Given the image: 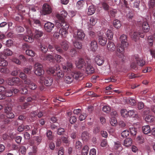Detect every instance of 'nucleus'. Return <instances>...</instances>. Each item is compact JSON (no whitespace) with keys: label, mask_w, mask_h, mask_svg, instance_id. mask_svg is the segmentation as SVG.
Returning a JSON list of instances; mask_svg holds the SVG:
<instances>
[{"label":"nucleus","mask_w":155,"mask_h":155,"mask_svg":"<svg viewBox=\"0 0 155 155\" xmlns=\"http://www.w3.org/2000/svg\"><path fill=\"white\" fill-rule=\"evenodd\" d=\"M126 47L123 46L121 44L117 45L116 55L121 59V60H120V59H117L112 62L111 65L114 67L116 68L120 67L124 61L125 57L124 54V48Z\"/></svg>","instance_id":"f257e3e1"},{"label":"nucleus","mask_w":155,"mask_h":155,"mask_svg":"<svg viewBox=\"0 0 155 155\" xmlns=\"http://www.w3.org/2000/svg\"><path fill=\"white\" fill-rule=\"evenodd\" d=\"M73 65L71 63H68L66 66L63 67L65 77H64V81L67 83L70 84L73 81V78L72 74H70L73 68Z\"/></svg>","instance_id":"f03ea898"},{"label":"nucleus","mask_w":155,"mask_h":155,"mask_svg":"<svg viewBox=\"0 0 155 155\" xmlns=\"http://www.w3.org/2000/svg\"><path fill=\"white\" fill-rule=\"evenodd\" d=\"M145 64V62L143 60L142 58H139L137 55H134L133 58V61L131 63L130 66L131 68H134L137 64L139 66H143Z\"/></svg>","instance_id":"7ed1b4c3"},{"label":"nucleus","mask_w":155,"mask_h":155,"mask_svg":"<svg viewBox=\"0 0 155 155\" xmlns=\"http://www.w3.org/2000/svg\"><path fill=\"white\" fill-rule=\"evenodd\" d=\"M34 71L35 74L37 75L40 76L44 74L42 65L39 63L35 64L34 67Z\"/></svg>","instance_id":"20e7f679"},{"label":"nucleus","mask_w":155,"mask_h":155,"mask_svg":"<svg viewBox=\"0 0 155 155\" xmlns=\"http://www.w3.org/2000/svg\"><path fill=\"white\" fill-rule=\"evenodd\" d=\"M25 27L26 29L27 35L24 36L23 39L26 41L32 43L33 42L34 39L32 37L33 34L31 31L30 29V28L26 26H25Z\"/></svg>","instance_id":"39448f33"},{"label":"nucleus","mask_w":155,"mask_h":155,"mask_svg":"<svg viewBox=\"0 0 155 155\" xmlns=\"http://www.w3.org/2000/svg\"><path fill=\"white\" fill-rule=\"evenodd\" d=\"M86 65L85 67L86 73L88 74H91L94 72V69L92 66L91 60L87 59L86 60Z\"/></svg>","instance_id":"423d86ee"},{"label":"nucleus","mask_w":155,"mask_h":155,"mask_svg":"<svg viewBox=\"0 0 155 155\" xmlns=\"http://www.w3.org/2000/svg\"><path fill=\"white\" fill-rule=\"evenodd\" d=\"M85 36V34L84 31L81 29L77 30L73 34V37L76 40H82Z\"/></svg>","instance_id":"0eeeda50"},{"label":"nucleus","mask_w":155,"mask_h":155,"mask_svg":"<svg viewBox=\"0 0 155 155\" xmlns=\"http://www.w3.org/2000/svg\"><path fill=\"white\" fill-rule=\"evenodd\" d=\"M52 12L51 7L47 4H44L41 11V14L43 15H45L50 14Z\"/></svg>","instance_id":"6e6552de"},{"label":"nucleus","mask_w":155,"mask_h":155,"mask_svg":"<svg viewBox=\"0 0 155 155\" xmlns=\"http://www.w3.org/2000/svg\"><path fill=\"white\" fill-rule=\"evenodd\" d=\"M130 36L132 39L135 41L139 39V37L143 38L144 36V34L143 32H134L133 34L131 33L130 34Z\"/></svg>","instance_id":"1a4fd4ad"},{"label":"nucleus","mask_w":155,"mask_h":155,"mask_svg":"<svg viewBox=\"0 0 155 155\" xmlns=\"http://www.w3.org/2000/svg\"><path fill=\"white\" fill-rule=\"evenodd\" d=\"M6 82L9 85H13L18 84L20 82V79L18 78H9L6 80Z\"/></svg>","instance_id":"9d476101"},{"label":"nucleus","mask_w":155,"mask_h":155,"mask_svg":"<svg viewBox=\"0 0 155 155\" xmlns=\"http://www.w3.org/2000/svg\"><path fill=\"white\" fill-rule=\"evenodd\" d=\"M62 21H58V22H56V26L58 28H61V29H64L68 30L69 25L64 20Z\"/></svg>","instance_id":"9b49d317"},{"label":"nucleus","mask_w":155,"mask_h":155,"mask_svg":"<svg viewBox=\"0 0 155 155\" xmlns=\"http://www.w3.org/2000/svg\"><path fill=\"white\" fill-rule=\"evenodd\" d=\"M67 12L65 10H63L61 12L60 14H57L56 17L59 20L58 21H63V20H64V19L67 17Z\"/></svg>","instance_id":"f8f14e48"},{"label":"nucleus","mask_w":155,"mask_h":155,"mask_svg":"<svg viewBox=\"0 0 155 155\" xmlns=\"http://www.w3.org/2000/svg\"><path fill=\"white\" fill-rule=\"evenodd\" d=\"M40 79L43 81L44 84L46 86L51 85L53 82L52 78L50 77H41L40 78Z\"/></svg>","instance_id":"ddd939ff"},{"label":"nucleus","mask_w":155,"mask_h":155,"mask_svg":"<svg viewBox=\"0 0 155 155\" xmlns=\"http://www.w3.org/2000/svg\"><path fill=\"white\" fill-rule=\"evenodd\" d=\"M104 57L99 55H97L94 59L95 63L99 66L102 65L104 64Z\"/></svg>","instance_id":"4468645a"},{"label":"nucleus","mask_w":155,"mask_h":155,"mask_svg":"<svg viewBox=\"0 0 155 155\" xmlns=\"http://www.w3.org/2000/svg\"><path fill=\"white\" fill-rule=\"evenodd\" d=\"M12 108L11 107H6L5 108V112L6 114V117L8 118H12L14 117V114L11 111Z\"/></svg>","instance_id":"2eb2a0df"},{"label":"nucleus","mask_w":155,"mask_h":155,"mask_svg":"<svg viewBox=\"0 0 155 155\" xmlns=\"http://www.w3.org/2000/svg\"><path fill=\"white\" fill-rule=\"evenodd\" d=\"M24 80V84L28 85V87L30 89L34 90L36 88L37 86L36 84L33 83L31 82L30 79L26 78Z\"/></svg>","instance_id":"dca6fc26"},{"label":"nucleus","mask_w":155,"mask_h":155,"mask_svg":"<svg viewBox=\"0 0 155 155\" xmlns=\"http://www.w3.org/2000/svg\"><path fill=\"white\" fill-rule=\"evenodd\" d=\"M120 40L121 42V45L124 47H127L128 43L127 42V37L126 35H122L120 37Z\"/></svg>","instance_id":"f3484780"},{"label":"nucleus","mask_w":155,"mask_h":155,"mask_svg":"<svg viewBox=\"0 0 155 155\" xmlns=\"http://www.w3.org/2000/svg\"><path fill=\"white\" fill-rule=\"evenodd\" d=\"M54 24L51 22H48L44 25L45 30L48 32H50L54 27Z\"/></svg>","instance_id":"a211bd4d"},{"label":"nucleus","mask_w":155,"mask_h":155,"mask_svg":"<svg viewBox=\"0 0 155 155\" xmlns=\"http://www.w3.org/2000/svg\"><path fill=\"white\" fill-rule=\"evenodd\" d=\"M77 67L78 68L81 69L84 67H86V63L82 58H80L78 62L76 63Z\"/></svg>","instance_id":"6ab92c4d"},{"label":"nucleus","mask_w":155,"mask_h":155,"mask_svg":"<svg viewBox=\"0 0 155 155\" xmlns=\"http://www.w3.org/2000/svg\"><path fill=\"white\" fill-rule=\"evenodd\" d=\"M12 54V51L10 49H7L4 50L3 54L2 53H0V58L4 59L6 58L5 55L10 56Z\"/></svg>","instance_id":"aec40b11"},{"label":"nucleus","mask_w":155,"mask_h":155,"mask_svg":"<svg viewBox=\"0 0 155 155\" xmlns=\"http://www.w3.org/2000/svg\"><path fill=\"white\" fill-rule=\"evenodd\" d=\"M107 40L104 35L99 36L98 38V42L102 46H104L107 42Z\"/></svg>","instance_id":"412c9836"},{"label":"nucleus","mask_w":155,"mask_h":155,"mask_svg":"<svg viewBox=\"0 0 155 155\" xmlns=\"http://www.w3.org/2000/svg\"><path fill=\"white\" fill-rule=\"evenodd\" d=\"M107 49L109 51L113 52L115 50L116 46L113 42L109 41L107 44Z\"/></svg>","instance_id":"4be33fe9"},{"label":"nucleus","mask_w":155,"mask_h":155,"mask_svg":"<svg viewBox=\"0 0 155 155\" xmlns=\"http://www.w3.org/2000/svg\"><path fill=\"white\" fill-rule=\"evenodd\" d=\"M90 48L91 50L92 51H95L97 48V41L94 40L92 41L90 44Z\"/></svg>","instance_id":"5701e85b"},{"label":"nucleus","mask_w":155,"mask_h":155,"mask_svg":"<svg viewBox=\"0 0 155 155\" xmlns=\"http://www.w3.org/2000/svg\"><path fill=\"white\" fill-rule=\"evenodd\" d=\"M41 137H35L34 140L31 141V143L35 145L38 146L41 142Z\"/></svg>","instance_id":"b1692460"},{"label":"nucleus","mask_w":155,"mask_h":155,"mask_svg":"<svg viewBox=\"0 0 155 155\" xmlns=\"http://www.w3.org/2000/svg\"><path fill=\"white\" fill-rule=\"evenodd\" d=\"M87 10V14L88 15H91L94 13L96 8L94 5H91L88 7Z\"/></svg>","instance_id":"393cba45"},{"label":"nucleus","mask_w":155,"mask_h":155,"mask_svg":"<svg viewBox=\"0 0 155 155\" xmlns=\"http://www.w3.org/2000/svg\"><path fill=\"white\" fill-rule=\"evenodd\" d=\"M29 24L31 26L32 25L34 27H37L40 25V22L38 20L32 19L29 21Z\"/></svg>","instance_id":"a878e982"},{"label":"nucleus","mask_w":155,"mask_h":155,"mask_svg":"<svg viewBox=\"0 0 155 155\" xmlns=\"http://www.w3.org/2000/svg\"><path fill=\"white\" fill-rule=\"evenodd\" d=\"M142 26L144 32L148 31L150 29L149 26L147 22L146 21H144L142 23Z\"/></svg>","instance_id":"bb28decb"},{"label":"nucleus","mask_w":155,"mask_h":155,"mask_svg":"<svg viewBox=\"0 0 155 155\" xmlns=\"http://www.w3.org/2000/svg\"><path fill=\"white\" fill-rule=\"evenodd\" d=\"M143 132L145 134H147L151 132V129L149 125L143 126L142 127Z\"/></svg>","instance_id":"cd10ccee"},{"label":"nucleus","mask_w":155,"mask_h":155,"mask_svg":"<svg viewBox=\"0 0 155 155\" xmlns=\"http://www.w3.org/2000/svg\"><path fill=\"white\" fill-rule=\"evenodd\" d=\"M72 74L73 78L75 79H78L79 78L81 77L83 75L82 73L79 71H75L72 72Z\"/></svg>","instance_id":"c85d7f7f"},{"label":"nucleus","mask_w":155,"mask_h":155,"mask_svg":"<svg viewBox=\"0 0 155 155\" xmlns=\"http://www.w3.org/2000/svg\"><path fill=\"white\" fill-rule=\"evenodd\" d=\"M114 149L115 150H117L120 152L122 150V148L120 143L119 141L114 142Z\"/></svg>","instance_id":"c756f323"},{"label":"nucleus","mask_w":155,"mask_h":155,"mask_svg":"<svg viewBox=\"0 0 155 155\" xmlns=\"http://www.w3.org/2000/svg\"><path fill=\"white\" fill-rule=\"evenodd\" d=\"M61 45L63 49L65 51H67L69 46L68 43L67 41H65L62 42Z\"/></svg>","instance_id":"7c9ffc66"},{"label":"nucleus","mask_w":155,"mask_h":155,"mask_svg":"<svg viewBox=\"0 0 155 155\" xmlns=\"http://www.w3.org/2000/svg\"><path fill=\"white\" fill-rule=\"evenodd\" d=\"M132 143L131 139L130 138H127L124 140V145L126 147H128L131 146Z\"/></svg>","instance_id":"2f4dec72"},{"label":"nucleus","mask_w":155,"mask_h":155,"mask_svg":"<svg viewBox=\"0 0 155 155\" xmlns=\"http://www.w3.org/2000/svg\"><path fill=\"white\" fill-rule=\"evenodd\" d=\"M106 35L109 39L111 40L113 38V33L111 30L108 29Z\"/></svg>","instance_id":"473e14b6"},{"label":"nucleus","mask_w":155,"mask_h":155,"mask_svg":"<svg viewBox=\"0 0 155 155\" xmlns=\"http://www.w3.org/2000/svg\"><path fill=\"white\" fill-rule=\"evenodd\" d=\"M89 137V135L87 132H84L82 134L81 138L84 141H87Z\"/></svg>","instance_id":"72a5a7b5"},{"label":"nucleus","mask_w":155,"mask_h":155,"mask_svg":"<svg viewBox=\"0 0 155 155\" xmlns=\"http://www.w3.org/2000/svg\"><path fill=\"white\" fill-rule=\"evenodd\" d=\"M145 120L146 121L149 123H151L154 121V117L151 115H147L145 117Z\"/></svg>","instance_id":"f704fd0d"},{"label":"nucleus","mask_w":155,"mask_h":155,"mask_svg":"<svg viewBox=\"0 0 155 155\" xmlns=\"http://www.w3.org/2000/svg\"><path fill=\"white\" fill-rule=\"evenodd\" d=\"M60 67L58 65H56L54 67H51L49 69V71L52 74H54L55 71H57L60 70Z\"/></svg>","instance_id":"c9c22d12"},{"label":"nucleus","mask_w":155,"mask_h":155,"mask_svg":"<svg viewBox=\"0 0 155 155\" xmlns=\"http://www.w3.org/2000/svg\"><path fill=\"white\" fill-rule=\"evenodd\" d=\"M121 116L124 118L128 117V111L125 109H122L120 111Z\"/></svg>","instance_id":"e433bc0d"},{"label":"nucleus","mask_w":155,"mask_h":155,"mask_svg":"<svg viewBox=\"0 0 155 155\" xmlns=\"http://www.w3.org/2000/svg\"><path fill=\"white\" fill-rule=\"evenodd\" d=\"M31 114L32 117H35L37 115L39 118L41 117L43 115V114L42 112H38V111H32Z\"/></svg>","instance_id":"4c0bfd02"},{"label":"nucleus","mask_w":155,"mask_h":155,"mask_svg":"<svg viewBox=\"0 0 155 155\" xmlns=\"http://www.w3.org/2000/svg\"><path fill=\"white\" fill-rule=\"evenodd\" d=\"M148 41L149 43L150 44V45H152L153 44L152 42L153 41L155 42V33L153 35L150 36L148 38Z\"/></svg>","instance_id":"58836bf2"},{"label":"nucleus","mask_w":155,"mask_h":155,"mask_svg":"<svg viewBox=\"0 0 155 155\" xmlns=\"http://www.w3.org/2000/svg\"><path fill=\"white\" fill-rule=\"evenodd\" d=\"M43 34V33L41 31L36 30L35 32L34 38H38L41 37Z\"/></svg>","instance_id":"ea45409f"},{"label":"nucleus","mask_w":155,"mask_h":155,"mask_svg":"<svg viewBox=\"0 0 155 155\" xmlns=\"http://www.w3.org/2000/svg\"><path fill=\"white\" fill-rule=\"evenodd\" d=\"M67 30L66 29L61 28L59 31V34L63 37H65L68 34Z\"/></svg>","instance_id":"a19ab883"},{"label":"nucleus","mask_w":155,"mask_h":155,"mask_svg":"<svg viewBox=\"0 0 155 155\" xmlns=\"http://www.w3.org/2000/svg\"><path fill=\"white\" fill-rule=\"evenodd\" d=\"M89 147L87 146H85L82 149V155H87L89 151Z\"/></svg>","instance_id":"79ce46f5"},{"label":"nucleus","mask_w":155,"mask_h":155,"mask_svg":"<svg viewBox=\"0 0 155 155\" xmlns=\"http://www.w3.org/2000/svg\"><path fill=\"white\" fill-rule=\"evenodd\" d=\"M113 24L114 27L117 28H119L121 26L120 21L117 19L115 20L114 21Z\"/></svg>","instance_id":"37998d69"},{"label":"nucleus","mask_w":155,"mask_h":155,"mask_svg":"<svg viewBox=\"0 0 155 155\" xmlns=\"http://www.w3.org/2000/svg\"><path fill=\"white\" fill-rule=\"evenodd\" d=\"M84 4V0H80L78 1L76 5L78 9H80L83 7Z\"/></svg>","instance_id":"c03bdc74"},{"label":"nucleus","mask_w":155,"mask_h":155,"mask_svg":"<svg viewBox=\"0 0 155 155\" xmlns=\"http://www.w3.org/2000/svg\"><path fill=\"white\" fill-rule=\"evenodd\" d=\"M26 54L27 55L31 57H34L35 55V53L31 50L28 49L26 50Z\"/></svg>","instance_id":"a18cd8bd"},{"label":"nucleus","mask_w":155,"mask_h":155,"mask_svg":"<svg viewBox=\"0 0 155 155\" xmlns=\"http://www.w3.org/2000/svg\"><path fill=\"white\" fill-rule=\"evenodd\" d=\"M97 22V19L93 17H91L90 20L88 24L91 25H95Z\"/></svg>","instance_id":"49530a36"},{"label":"nucleus","mask_w":155,"mask_h":155,"mask_svg":"<svg viewBox=\"0 0 155 155\" xmlns=\"http://www.w3.org/2000/svg\"><path fill=\"white\" fill-rule=\"evenodd\" d=\"M0 118L2 120V121L4 122L5 124H8L10 121L8 118H6L5 116L3 115H2L0 116Z\"/></svg>","instance_id":"de8ad7c7"},{"label":"nucleus","mask_w":155,"mask_h":155,"mask_svg":"<svg viewBox=\"0 0 155 155\" xmlns=\"http://www.w3.org/2000/svg\"><path fill=\"white\" fill-rule=\"evenodd\" d=\"M43 59L52 62L53 61V57L51 54H48L45 56V58H43Z\"/></svg>","instance_id":"09e8293b"},{"label":"nucleus","mask_w":155,"mask_h":155,"mask_svg":"<svg viewBox=\"0 0 155 155\" xmlns=\"http://www.w3.org/2000/svg\"><path fill=\"white\" fill-rule=\"evenodd\" d=\"M55 59L58 63H60L63 61L64 59L62 57L58 54H56L55 56Z\"/></svg>","instance_id":"8fccbe9b"},{"label":"nucleus","mask_w":155,"mask_h":155,"mask_svg":"<svg viewBox=\"0 0 155 155\" xmlns=\"http://www.w3.org/2000/svg\"><path fill=\"white\" fill-rule=\"evenodd\" d=\"M58 71H57L56 73V75L58 78V79H60L63 78L64 75V73H63L61 70H59Z\"/></svg>","instance_id":"3c124183"},{"label":"nucleus","mask_w":155,"mask_h":155,"mask_svg":"<svg viewBox=\"0 0 155 155\" xmlns=\"http://www.w3.org/2000/svg\"><path fill=\"white\" fill-rule=\"evenodd\" d=\"M129 130L130 134L133 136H135L137 133V129L135 127H130Z\"/></svg>","instance_id":"603ef678"},{"label":"nucleus","mask_w":155,"mask_h":155,"mask_svg":"<svg viewBox=\"0 0 155 155\" xmlns=\"http://www.w3.org/2000/svg\"><path fill=\"white\" fill-rule=\"evenodd\" d=\"M73 45L74 47L78 49H80L82 48V45L81 42H73Z\"/></svg>","instance_id":"864d4df0"},{"label":"nucleus","mask_w":155,"mask_h":155,"mask_svg":"<svg viewBox=\"0 0 155 155\" xmlns=\"http://www.w3.org/2000/svg\"><path fill=\"white\" fill-rule=\"evenodd\" d=\"M110 123L111 125L114 126L116 125L117 124V120L115 117L111 118Z\"/></svg>","instance_id":"5fc2aeb1"},{"label":"nucleus","mask_w":155,"mask_h":155,"mask_svg":"<svg viewBox=\"0 0 155 155\" xmlns=\"http://www.w3.org/2000/svg\"><path fill=\"white\" fill-rule=\"evenodd\" d=\"M40 47L41 51L44 53H46L48 50L47 47L44 45L40 44Z\"/></svg>","instance_id":"6e6d98bb"},{"label":"nucleus","mask_w":155,"mask_h":155,"mask_svg":"<svg viewBox=\"0 0 155 155\" xmlns=\"http://www.w3.org/2000/svg\"><path fill=\"white\" fill-rule=\"evenodd\" d=\"M129 132L128 130H124L121 133V136L123 137H127L129 135Z\"/></svg>","instance_id":"4d7b16f0"},{"label":"nucleus","mask_w":155,"mask_h":155,"mask_svg":"<svg viewBox=\"0 0 155 155\" xmlns=\"http://www.w3.org/2000/svg\"><path fill=\"white\" fill-rule=\"evenodd\" d=\"M8 64V62L4 59L1 58L0 59V66H5Z\"/></svg>","instance_id":"13d9d810"},{"label":"nucleus","mask_w":155,"mask_h":155,"mask_svg":"<svg viewBox=\"0 0 155 155\" xmlns=\"http://www.w3.org/2000/svg\"><path fill=\"white\" fill-rule=\"evenodd\" d=\"M102 110L104 112L107 113H108L110 111V108L108 106H105L103 107Z\"/></svg>","instance_id":"bf43d9fd"},{"label":"nucleus","mask_w":155,"mask_h":155,"mask_svg":"<svg viewBox=\"0 0 155 155\" xmlns=\"http://www.w3.org/2000/svg\"><path fill=\"white\" fill-rule=\"evenodd\" d=\"M87 117V114L84 113H82L79 116V119L80 121L84 120Z\"/></svg>","instance_id":"052dcab7"},{"label":"nucleus","mask_w":155,"mask_h":155,"mask_svg":"<svg viewBox=\"0 0 155 155\" xmlns=\"http://www.w3.org/2000/svg\"><path fill=\"white\" fill-rule=\"evenodd\" d=\"M32 68L31 66H29L28 68H25L24 70V71L25 73L27 74H30Z\"/></svg>","instance_id":"680f3d73"},{"label":"nucleus","mask_w":155,"mask_h":155,"mask_svg":"<svg viewBox=\"0 0 155 155\" xmlns=\"http://www.w3.org/2000/svg\"><path fill=\"white\" fill-rule=\"evenodd\" d=\"M128 103L131 105H135L136 103V101L134 99L130 98L129 99Z\"/></svg>","instance_id":"e2e57ef3"},{"label":"nucleus","mask_w":155,"mask_h":155,"mask_svg":"<svg viewBox=\"0 0 155 155\" xmlns=\"http://www.w3.org/2000/svg\"><path fill=\"white\" fill-rule=\"evenodd\" d=\"M82 146V143L79 141H77L76 143V148L78 150L80 149Z\"/></svg>","instance_id":"0e129e2a"},{"label":"nucleus","mask_w":155,"mask_h":155,"mask_svg":"<svg viewBox=\"0 0 155 155\" xmlns=\"http://www.w3.org/2000/svg\"><path fill=\"white\" fill-rule=\"evenodd\" d=\"M155 2L154 0H150L148 2V5L150 8H152L155 5Z\"/></svg>","instance_id":"69168bd1"},{"label":"nucleus","mask_w":155,"mask_h":155,"mask_svg":"<svg viewBox=\"0 0 155 155\" xmlns=\"http://www.w3.org/2000/svg\"><path fill=\"white\" fill-rule=\"evenodd\" d=\"M102 5L104 9L105 10H108L110 7L105 2H104L102 3Z\"/></svg>","instance_id":"338daca9"},{"label":"nucleus","mask_w":155,"mask_h":155,"mask_svg":"<svg viewBox=\"0 0 155 155\" xmlns=\"http://www.w3.org/2000/svg\"><path fill=\"white\" fill-rule=\"evenodd\" d=\"M101 146L102 147H107V142L105 139L102 140L101 143Z\"/></svg>","instance_id":"774afa93"}]
</instances>
